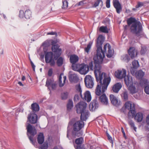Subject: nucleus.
Returning a JSON list of instances; mask_svg holds the SVG:
<instances>
[{"label": "nucleus", "instance_id": "1", "mask_svg": "<svg viewBox=\"0 0 149 149\" xmlns=\"http://www.w3.org/2000/svg\"><path fill=\"white\" fill-rule=\"evenodd\" d=\"M94 68V72L96 81L97 82L99 81L100 84L97 85L95 90V93L97 95L100 96L107 89L111 81V78L109 76H107L106 73L101 72V65L98 63H96Z\"/></svg>", "mask_w": 149, "mask_h": 149}, {"label": "nucleus", "instance_id": "2", "mask_svg": "<svg viewBox=\"0 0 149 149\" xmlns=\"http://www.w3.org/2000/svg\"><path fill=\"white\" fill-rule=\"evenodd\" d=\"M104 41V37L102 35H100L97 39L96 46L97 48L96 56L93 58L95 61V65L96 63L101 65L102 63L103 58L105 57L104 53L106 51V49L108 48V52L106 56L108 58L112 56L113 54L111 49V46L109 44H107L104 47L103 51L102 48V45Z\"/></svg>", "mask_w": 149, "mask_h": 149}, {"label": "nucleus", "instance_id": "3", "mask_svg": "<svg viewBox=\"0 0 149 149\" xmlns=\"http://www.w3.org/2000/svg\"><path fill=\"white\" fill-rule=\"evenodd\" d=\"M127 22L132 33L135 34L139 38L144 36V34L142 31V26L140 22L138 21L135 18L131 17L127 19Z\"/></svg>", "mask_w": 149, "mask_h": 149}, {"label": "nucleus", "instance_id": "4", "mask_svg": "<svg viewBox=\"0 0 149 149\" xmlns=\"http://www.w3.org/2000/svg\"><path fill=\"white\" fill-rule=\"evenodd\" d=\"M125 107L126 108L130 110L128 113L129 116H132L134 117V119L137 122H141L143 118V115L141 113H138L136 114L135 104L132 103L130 101H128L126 102L125 104Z\"/></svg>", "mask_w": 149, "mask_h": 149}, {"label": "nucleus", "instance_id": "5", "mask_svg": "<svg viewBox=\"0 0 149 149\" xmlns=\"http://www.w3.org/2000/svg\"><path fill=\"white\" fill-rule=\"evenodd\" d=\"M87 104L84 102H81L76 105L77 112L81 114L80 119L81 120L85 121L87 118L89 112L86 110Z\"/></svg>", "mask_w": 149, "mask_h": 149}, {"label": "nucleus", "instance_id": "6", "mask_svg": "<svg viewBox=\"0 0 149 149\" xmlns=\"http://www.w3.org/2000/svg\"><path fill=\"white\" fill-rule=\"evenodd\" d=\"M54 56L52 51L46 52L45 53V62L49 64L51 66H54L55 65V60H56L57 59H55Z\"/></svg>", "mask_w": 149, "mask_h": 149}, {"label": "nucleus", "instance_id": "7", "mask_svg": "<svg viewBox=\"0 0 149 149\" xmlns=\"http://www.w3.org/2000/svg\"><path fill=\"white\" fill-rule=\"evenodd\" d=\"M57 42L56 41L52 40L51 42V45H52V50L54 53V58L57 59L61 55L62 50L59 48L60 46L58 44H56Z\"/></svg>", "mask_w": 149, "mask_h": 149}, {"label": "nucleus", "instance_id": "8", "mask_svg": "<svg viewBox=\"0 0 149 149\" xmlns=\"http://www.w3.org/2000/svg\"><path fill=\"white\" fill-rule=\"evenodd\" d=\"M26 129L27 132L31 135L30 136L28 135L29 139L32 143L34 145L36 142L34 141L33 137L37 133V131L35 127L32 126L30 124H29L26 127Z\"/></svg>", "mask_w": 149, "mask_h": 149}, {"label": "nucleus", "instance_id": "9", "mask_svg": "<svg viewBox=\"0 0 149 149\" xmlns=\"http://www.w3.org/2000/svg\"><path fill=\"white\" fill-rule=\"evenodd\" d=\"M93 78L90 75H86L84 78V82L86 87L92 88L93 86Z\"/></svg>", "mask_w": 149, "mask_h": 149}, {"label": "nucleus", "instance_id": "10", "mask_svg": "<svg viewBox=\"0 0 149 149\" xmlns=\"http://www.w3.org/2000/svg\"><path fill=\"white\" fill-rule=\"evenodd\" d=\"M78 121L75 122L73 125L74 131L79 132L84 126V122L83 120Z\"/></svg>", "mask_w": 149, "mask_h": 149}, {"label": "nucleus", "instance_id": "11", "mask_svg": "<svg viewBox=\"0 0 149 149\" xmlns=\"http://www.w3.org/2000/svg\"><path fill=\"white\" fill-rule=\"evenodd\" d=\"M116 77L118 79H122L126 76V71L124 69L122 70H118L115 73Z\"/></svg>", "mask_w": 149, "mask_h": 149}, {"label": "nucleus", "instance_id": "12", "mask_svg": "<svg viewBox=\"0 0 149 149\" xmlns=\"http://www.w3.org/2000/svg\"><path fill=\"white\" fill-rule=\"evenodd\" d=\"M46 86L50 90L51 89H55L56 87V84L54 81L51 79H47L46 81Z\"/></svg>", "mask_w": 149, "mask_h": 149}, {"label": "nucleus", "instance_id": "13", "mask_svg": "<svg viewBox=\"0 0 149 149\" xmlns=\"http://www.w3.org/2000/svg\"><path fill=\"white\" fill-rule=\"evenodd\" d=\"M113 6L116 9L117 13L119 14L122 10V7L118 0H113Z\"/></svg>", "mask_w": 149, "mask_h": 149}, {"label": "nucleus", "instance_id": "14", "mask_svg": "<svg viewBox=\"0 0 149 149\" xmlns=\"http://www.w3.org/2000/svg\"><path fill=\"white\" fill-rule=\"evenodd\" d=\"M110 99L111 103L113 105L117 106L120 104V101L117 97L113 94H111L109 96Z\"/></svg>", "mask_w": 149, "mask_h": 149}, {"label": "nucleus", "instance_id": "15", "mask_svg": "<svg viewBox=\"0 0 149 149\" xmlns=\"http://www.w3.org/2000/svg\"><path fill=\"white\" fill-rule=\"evenodd\" d=\"M28 119L31 124H35L37 121V116L35 113L30 114L28 117Z\"/></svg>", "mask_w": 149, "mask_h": 149}, {"label": "nucleus", "instance_id": "16", "mask_svg": "<svg viewBox=\"0 0 149 149\" xmlns=\"http://www.w3.org/2000/svg\"><path fill=\"white\" fill-rule=\"evenodd\" d=\"M128 53L132 59L136 56L137 54V50L134 47H130L128 50Z\"/></svg>", "mask_w": 149, "mask_h": 149}, {"label": "nucleus", "instance_id": "17", "mask_svg": "<svg viewBox=\"0 0 149 149\" xmlns=\"http://www.w3.org/2000/svg\"><path fill=\"white\" fill-rule=\"evenodd\" d=\"M98 104L96 100H93L89 105L90 109L91 111H95L98 107Z\"/></svg>", "mask_w": 149, "mask_h": 149}, {"label": "nucleus", "instance_id": "18", "mask_svg": "<svg viewBox=\"0 0 149 149\" xmlns=\"http://www.w3.org/2000/svg\"><path fill=\"white\" fill-rule=\"evenodd\" d=\"M102 95L100 96L99 100L100 102L103 104L107 105L108 103V99L104 93H102Z\"/></svg>", "mask_w": 149, "mask_h": 149}, {"label": "nucleus", "instance_id": "19", "mask_svg": "<svg viewBox=\"0 0 149 149\" xmlns=\"http://www.w3.org/2000/svg\"><path fill=\"white\" fill-rule=\"evenodd\" d=\"M82 99L87 101L88 102H90L91 100V97L90 93L89 91H86L84 94V96L82 95L81 97Z\"/></svg>", "mask_w": 149, "mask_h": 149}, {"label": "nucleus", "instance_id": "20", "mask_svg": "<svg viewBox=\"0 0 149 149\" xmlns=\"http://www.w3.org/2000/svg\"><path fill=\"white\" fill-rule=\"evenodd\" d=\"M88 71V67L87 65L81 64L79 72L81 74H86Z\"/></svg>", "mask_w": 149, "mask_h": 149}, {"label": "nucleus", "instance_id": "21", "mask_svg": "<svg viewBox=\"0 0 149 149\" xmlns=\"http://www.w3.org/2000/svg\"><path fill=\"white\" fill-rule=\"evenodd\" d=\"M122 86L120 83H117L115 84L112 87L113 91L115 93H118Z\"/></svg>", "mask_w": 149, "mask_h": 149}, {"label": "nucleus", "instance_id": "22", "mask_svg": "<svg viewBox=\"0 0 149 149\" xmlns=\"http://www.w3.org/2000/svg\"><path fill=\"white\" fill-rule=\"evenodd\" d=\"M37 140L38 143L40 144H42L44 141V136L42 133L40 132L38 135Z\"/></svg>", "mask_w": 149, "mask_h": 149}, {"label": "nucleus", "instance_id": "23", "mask_svg": "<svg viewBox=\"0 0 149 149\" xmlns=\"http://www.w3.org/2000/svg\"><path fill=\"white\" fill-rule=\"evenodd\" d=\"M79 60L78 56L74 54L71 55L70 57V60L72 65L75 64Z\"/></svg>", "mask_w": 149, "mask_h": 149}, {"label": "nucleus", "instance_id": "24", "mask_svg": "<svg viewBox=\"0 0 149 149\" xmlns=\"http://www.w3.org/2000/svg\"><path fill=\"white\" fill-rule=\"evenodd\" d=\"M124 81L127 86L132 85L133 83L132 79L131 77L127 75L126 77H125Z\"/></svg>", "mask_w": 149, "mask_h": 149}, {"label": "nucleus", "instance_id": "25", "mask_svg": "<svg viewBox=\"0 0 149 149\" xmlns=\"http://www.w3.org/2000/svg\"><path fill=\"white\" fill-rule=\"evenodd\" d=\"M145 73L141 70H140L137 71L135 76L136 78L139 79H141L144 76Z\"/></svg>", "mask_w": 149, "mask_h": 149}, {"label": "nucleus", "instance_id": "26", "mask_svg": "<svg viewBox=\"0 0 149 149\" xmlns=\"http://www.w3.org/2000/svg\"><path fill=\"white\" fill-rule=\"evenodd\" d=\"M31 107L33 112L38 111L39 110V107L38 104L36 103L32 104Z\"/></svg>", "mask_w": 149, "mask_h": 149}, {"label": "nucleus", "instance_id": "27", "mask_svg": "<svg viewBox=\"0 0 149 149\" xmlns=\"http://www.w3.org/2000/svg\"><path fill=\"white\" fill-rule=\"evenodd\" d=\"M81 64H74L72 65V69L75 71H77L79 72V70L80 69Z\"/></svg>", "mask_w": 149, "mask_h": 149}, {"label": "nucleus", "instance_id": "28", "mask_svg": "<svg viewBox=\"0 0 149 149\" xmlns=\"http://www.w3.org/2000/svg\"><path fill=\"white\" fill-rule=\"evenodd\" d=\"M62 74H61L59 77V85L60 87H62L64 85L66 79V77L65 76H64L63 77V83H62L61 81V75Z\"/></svg>", "mask_w": 149, "mask_h": 149}, {"label": "nucleus", "instance_id": "29", "mask_svg": "<svg viewBox=\"0 0 149 149\" xmlns=\"http://www.w3.org/2000/svg\"><path fill=\"white\" fill-rule=\"evenodd\" d=\"M75 88L76 92L79 93L81 97H82V95L81 94L82 90L80 84H78L76 85L75 86Z\"/></svg>", "mask_w": 149, "mask_h": 149}, {"label": "nucleus", "instance_id": "30", "mask_svg": "<svg viewBox=\"0 0 149 149\" xmlns=\"http://www.w3.org/2000/svg\"><path fill=\"white\" fill-rule=\"evenodd\" d=\"M31 11L29 9L26 10L24 14V16L26 19H30L31 17Z\"/></svg>", "mask_w": 149, "mask_h": 149}, {"label": "nucleus", "instance_id": "31", "mask_svg": "<svg viewBox=\"0 0 149 149\" xmlns=\"http://www.w3.org/2000/svg\"><path fill=\"white\" fill-rule=\"evenodd\" d=\"M99 4H100V6L102 7L103 6V2L102 0H97L95 1L93 7H96L98 6Z\"/></svg>", "mask_w": 149, "mask_h": 149}, {"label": "nucleus", "instance_id": "32", "mask_svg": "<svg viewBox=\"0 0 149 149\" xmlns=\"http://www.w3.org/2000/svg\"><path fill=\"white\" fill-rule=\"evenodd\" d=\"M99 31L102 32L107 33L109 32L107 27L106 26H101L99 29Z\"/></svg>", "mask_w": 149, "mask_h": 149}, {"label": "nucleus", "instance_id": "33", "mask_svg": "<svg viewBox=\"0 0 149 149\" xmlns=\"http://www.w3.org/2000/svg\"><path fill=\"white\" fill-rule=\"evenodd\" d=\"M84 141L83 138L81 137L76 139L75 140V143L77 144V145H81L83 143Z\"/></svg>", "mask_w": 149, "mask_h": 149}, {"label": "nucleus", "instance_id": "34", "mask_svg": "<svg viewBox=\"0 0 149 149\" xmlns=\"http://www.w3.org/2000/svg\"><path fill=\"white\" fill-rule=\"evenodd\" d=\"M122 60L128 63L130 59V58L128 55L126 54L122 56L121 57Z\"/></svg>", "mask_w": 149, "mask_h": 149}, {"label": "nucleus", "instance_id": "35", "mask_svg": "<svg viewBox=\"0 0 149 149\" xmlns=\"http://www.w3.org/2000/svg\"><path fill=\"white\" fill-rule=\"evenodd\" d=\"M73 107L72 101L71 100H69L67 104V109L68 110H70Z\"/></svg>", "mask_w": 149, "mask_h": 149}, {"label": "nucleus", "instance_id": "36", "mask_svg": "<svg viewBox=\"0 0 149 149\" xmlns=\"http://www.w3.org/2000/svg\"><path fill=\"white\" fill-rule=\"evenodd\" d=\"M62 8L63 9H66L68 7V2L65 0H63Z\"/></svg>", "mask_w": 149, "mask_h": 149}, {"label": "nucleus", "instance_id": "37", "mask_svg": "<svg viewBox=\"0 0 149 149\" xmlns=\"http://www.w3.org/2000/svg\"><path fill=\"white\" fill-rule=\"evenodd\" d=\"M130 86H129V88L130 93L132 94H134L136 93L137 91L136 89L135 86L132 85Z\"/></svg>", "mask_w": 149, "mask_h": 149}, {"label": "nucleus", "instance_id": "38", "mask_svg": "<svg viewBox=\"0 0 149 149\" xmlns=\"http://www.w3.org/2000/svg\"><path fill=\"white\" fill-rule=\"evenodd\" d=\"M147 80L146 79H142L140 80L139 84L141 86H143L147 84Z\"/></svg>", "mask_w": 149, "mask_h": 149}, {"label": "nucleus", "instance_id": "39", "mask_svg": "<svg viewBox=\"0 0 149 149\" xmlns=\"http://www.w3.org/2000/svg\"><path fill=\"white\" fill-rule=\"evenodd\" d=\"M63 59L61 57L58 58L57 61V64L58 66H61L63 64Z\"/></svg>", "mask_w": 149, "mask_h": 149}, {"label": "nucleus", "instance_id": "40", "mask_svg": "<svg viewBox=\"0 0 149 149\" xmlns=\"http://www.w3.org/2000/svg\"><path fill=\"white\" fill-rule=\"evenodd\" d=\"M92 42H90L88 45L87 47H86L84 49L85 52L88 53L91 48V46L92 45Z\"/></svg>", "mask_w": 149, "mask_h": 149}, {"label": "nucleus", "instance_id": "41", "mask_svg": "<svg viewBox=\"0 0 149 149\" xmlns=\"http://www.w3.org/2000/svg\"><path fill=\"white\" fill-rule=\"evenodd\" d=\"M133 67L136 68H137L139 67V62L138 61L134 60L132 63Z\"/></svg>", "mask_w": 149, "mask_h": 149}, {"label": "nucleus", "instance_id": "42", "mask_svg": "<svg viewBox=\"0 0 149 149\" xmlns=\"http://www.w3.org/2000/svg\"><path fill=\"white\" fill-rule=\"evenodd\" d=\"M128 124L131 126L132 128H133L134 130L136 132V128L134 126V122L132 120H130L128 121Z\"/></svg>", "mask_w": 149, "mask_h": 149}, {"label": "nucleus", "instance_id": "43", "mask_svg": "<svg viewBox=\"0 0 149 149\" xmlns=\"http://www.w3.org/2000/svg\"><path fill=\"white\" fill-rule=\"evenodd\" d=\"M68 93L67 92H64L61 94V97L62 100H66L68 97Z\"/></svg>", "mask_w": 149, "mask_h": 149}, {"label": "nucleus", "instance_id": "44", "mask_svg": "<svg viewBox=\"0 0 149 149\" xmlns=\"http://www.w3.org/2000/svg\"><path fill=\"white\" fill-rule=\"evenodd\" d=\"M122 96L125 100L126 101L128 100V95L127 92L125 91L122 94Z\"/></svg>", "mask_w": 149, "mask_h": 149}, {"label": "nucleus", "instance_id": "45", "mask_svg": "<svg viewBox=\"0 0 149 149\" xmlns=\"http://www.w3.org/2000/svg\"><path fill=\"white\" fill-rule=\"evenodd\" d=\"M136 68L133 67H131L130 69L131 73L133 76H135L136 73Z\"/></svg>", "mask_w": 149, "mask_h": 149}, {"label": "nucleus", "instance_id": "46", "mask_svg": "<svg viewBox=\"0 0 149 149\" xmlns=\"http://www.w3.org/2000/svg\"><path fill=\"white\" fill-rule=\"evenodd\" d=\"M94 65H95V61H94ZM93 63L92 61H91V62H90L89 64L88 65H87L88 67V69L90 68V70H93V69H94L95 70V67L94 68H93ZM95 67V66H94Z\"/></svg>", "mask_w": 149, "mask_h": 149}, {"label": "nucleus", "instance_id": "47", "mask_svg": "<svg viewBox=\"0 0 149 149\" xmlns=\"http://www.w3.org/2000/svg\"><path fill=\"white\" fill-rule=\"evenodd\" d=\"M107 136L108 140L110 143H111L112 145H113V142L112 137L108 133H107Z\"/></svg>", "mask_w": 149, "mask_h": 149}, {"label": "nucleus", "instance_id": "48", "mask_svg": "<svg viewBox=\"0 0 149 149\" xmlns=\"http://www.w3.org/2000/svg\"><path fill=\"white\" fill-rule=\"evenodd\" d=\"M77 78V76L75 74H71L70 77V80L72 81H74Z\"/></svg>", "mask_w": 149, "mask_h": 149}, {"label": "nucleus", "instance_id": "49", "mask_svg": "<svg viewBox=\"0 0 149 149\" xmlns=\"http://www.w3.org/2000/svg\"><path fill=\"white\" fill-rule=\"evenodd\" d=\"M48 147V145L47 143H45L42 145L40 147L41 149H47Z\"/></svg>", "mask_w": 149, "mask_h": 149}, {"label": "nucleus", "instance_id": "50", "mask_svg": "<svg viewBox=\"0 0 149 149\" xmlns=\"http://www.w3.org/2000/svg\"><path fill=\"white\" fill-rule=\"evenodd\" d=\"M144 5L143 3L141 2H138L137 5L135 6L136 8H137L139 7L142 6Z\"/></svg>", "mask_w": 149, "mask_h": 149}, {"label": "nucleus", "instance_id": "51", "mask_svg": "<svg viewBox=\"0 0 149 149\" xmlns=\"http://www.w3.org/2000/svg\"><path fill=\"white\" fill-rule=\"evenodd\" d=\"M24 13L22 10H20L19 12V17L20 18H22L24 16Z\"/></svg>", "mask_w": 149, "mask_h": 149}, {"label": "nucleus", "instance_id": "52", "mask_svg": "<svg viewBox=\"0 0 149 149\" xmlns=\"http://www.w3.org/2000/svg\"><path fill=\"white\" fill-rule=\"evenodd\" d=\"M75 148L76 149H85L84 145H77L75 146Z\"/></svg>", "mask_w": 149, "mask_h": 149}, {"label": "nucleus", "instance_id": "53", "mask_svg": "<svg viewBox=\"0 0 149 149\" xmlns=\"http://www.w3.org/2000/svg\"><path fill=\"white\" fill-rule=\"evenodd\" d=\"M144 91L146 94H149V85L145 87Z\"/></svg>", "mask_w": 149, "mask_h": 149}, {"label": "nucleus", "instance_id": "54", "mask_svg": "<svg viewBox=\"0 0 149 149\" xmlns=\"http://www.w3.org/2000/svg\"><path fill=\"white\" fill-rule=\"evenodd\" d=\"M53 73V70L52 68H51L49 69L48 72V75L50 77L51 76Z\"/></svg>", "mask_w": 149, "mask_h": 149}, {"label": "nucleus", "instance_id": "55", "mask_svg": "<svg viewBox=\"0 0 149 149\" xmlns=\"http://www.w3.org/2000/svg\"><path fill=\"white\" fill-rule=\"evenodd\" d=\"M79 97L78 95H75L74 97V102H77L79 100Z\"/></svg>", "mask_w": 149, "mask_h": 149}, {"label": "nucleus", "instance_id": "56", "mask_svg": "<svg viewBox=\"0 0 149 149\" xmlns=\"http://www.w3.org/2000/svg\"><path fill=\"white\" fill-rule=\"evenodd\" d=\"M110 0H107L106 1V6L107 8H109L110 6Z\"/></svg>", "mask_w": 149, "mask_h": 149}, {"label": "nucleus", "instance_id": "57", "mask_svg": "<svg viewBox=\"0 0 149 149\" xmlns=\"http://www.w3.org/2000/svg\"><path fill=\"white\" fill-rule=\"evenodd\" d=\"M31 63L33 70L35 71V68L36 67L34 65V64L32 61H31Z\"/></svg>", "mask_w": 149, "mask_h": 149}, {"label": "nucleus", "instance_id": "58", "mask_svg": "<svg viewBox=\"0 0 149 149\" xmlns=\"http://www.w3.org/2000/svg\"><path fill=\"white\" fill-rule=\"evenodd\" d=\"M146 122L148 125H149V114L146 118Z\"/></svg>", "mask_w": 149, "mask_h": 149}, {"label": "nucleus", "instance_id": "59", "mask_svg": "<svg viewBox=\"0 0 149 149\" xmlns=\"http://www.w3.org/2000/svg\"><path fill=\"white\" fill-rule=\"evenodd\" d=\"M82 135L81 133V132H79L78 133H76L75 134V135L77 136H80Z\"/></svg>", "mask_w": 149, "mask_h": 149}, {"label": "nucleus", "instance_id": "60", "mask_svg": "<svg viewBox=\"0 0 149 149\" xmlns=\"http://www.w3.org/2000/svg\"><path fill=\"white\" fill-rule=\"evenodd\" d=\"M56 34V33L53 32H49L47 33V35H54Z\"/></svg>", "mask_w": 149, "mask_h": 149}, {"label": "nucleus", "instance_id": "61", "mask_svg": "<svg viewBox=\"0 0 149 149\" xmlns=\"http://www.w3.org/2000/svg\"><path fill=\"white\" fill-rule=\"evenodd\" d=\"M18 84L20 86H23V84L22 83L21 81H19Z\"/></svg>", "mask_w": 149, "mask_h": 149}, {"label": "nucleus", "instance_id": "62", "mask_svg": "<svg viewBox=\"0 0 149 149\" xmlns=\"http://www.w3.org/2000/svg\"><path fill=\"white\" fill-rule=\"evenodd\" d=\"M121 129V131H122V133H123V134L124 135H125V133L124 131V130L123 127H122Z\"/></svg>", "mask_w": 149, "mask_h": 149}, {"label": "nucleus", "instance_id": "63", "mask_svg": "<svg viewBox=\"0 0 149 149\" xmlns=\"http://www.w3.org/2000/svg\"><path fill=\"white\" fill-rule=\"evenodd\" d=\"M25 79V77L24 76H23L22 77V80L24 81Z\"/></svg>", "mask_w": 149, "mask_h": 149}, {"label": "nucleus", "instance_id": "64", "mask_svg": "<svg viewBox=\"0 0 149 149\" xmlns=\"http://www.w3.org/2000/svg\"><path fill=\"white\" fill-rule=\"evenodd\" d=\"M147 136L148 139V142L149 143V134Z\"/></svg>", "mask_w": 149, "mask_h": 149}]
</instances>
